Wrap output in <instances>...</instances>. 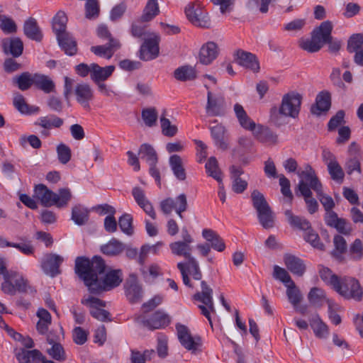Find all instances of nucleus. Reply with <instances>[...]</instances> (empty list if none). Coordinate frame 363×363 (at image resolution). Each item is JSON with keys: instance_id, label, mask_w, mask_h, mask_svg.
<instances>
[{"instance_id": "nucleus-50", "label": "nucleus", "mask_w": 363, "mask_h": 363, "mask_svg": "<svg viewBox=\"0 0 363 363\" xmlns=\"http://www.w3.org/2000/svg\"><path fill=\"white\" fill-rule=\"evenodd\" d=\"M330 100H331L330 94H329V92H327V91L320 92L316 96V100H315L316 109L319 112H316L314 110V108H312V110H311L312 112L313 113L319 114L320 112L328 111L330 107V104H331Z\"/></svg>"}, {"instance_id": "nucleus-29", "label": "nucleus", "mask_w": 363, "mask_h": 363, "mask_svg": "<svg viewBox=\"0 0 363 363\" xmlns=\"http://www.w3.org/2000/svg\"><path fill=\"white\" fill-rule=\"evenodd\" d=\"M284 263L287 269L294 274L302 277L306 271V266L300 258L287 255L284 257Z\"/></svg>"}, {"instance_id": "nucleus-53", "label": "nucleus", "mask_w": 363, "mask_h": 363, "mask_svg": "<svg viewBox=\"0 0 363 363\" xmlns=\"http://www.w3.org/2000/svg\"><path fill=\"white\" fill-rule=\"evenodd\" d=\"M258 220L261 225L265 228H272L274 223V215L270 207L257 212Z\"/></svg>"}, {"instance_id": "nucleus-3", "label": "nucleus", "mask_w": 363, "mask_h": 363, "mask_svg": "<svg viewBox=\"0 0 363 363\" xmlns=\"http://www.w3.org/2000/svg\"><path fill=\"white\" fill-rule=\"evenodd\" d=\"M332 30L333 25L331 22L329 21H323L313 30L311 39L300 40L299 46L308 52H316L322 48L323 40H327Z\"/></svg>"}, {"instance_id": "nucleus-59", "label": "nucleus", "mask_w": 363, "mask_h": 363, "mask_svg": "<svg viewBox=\"0 0 363 363\" xmlns=\"http://www.w3.org/2000/svg\"><path fill=\"white\" fill-rule=\"evenodd\" d=\"M142 118L145 124L148 127H152L156 125L158 114L155 107L146 108L142 110Z\"/></svg>"}, {"instance_id": "nucleus-61", "label": "nucleus", "mask_w": 363, "mask_h": 363, "mask_svg": "<svg viewBox=\"0 0 363 363\" xmlns=\"http://www.w3.org/2000/svg\"><path fill=\"white\" fill-rule=\"evenodd\" d=\"M349 255L354 261H359L363 258V244L360 239H355L350 245Z\"/></svg>"}, {"instance_id": "nucleus-52", "label": "nucleus", "mask_w": 363, "mask_h": 363, "mask_svg": "<svg viewBox=\"0 0 363 363\" xmlns=\"http://www.w3.org/2000/svg\"><path fill=\"white\" fill-rule=\"evenodd\" d=\"M11 274H13L12 279L16 291H18L22 293L30 294H34L35 292V290L29 285L28 280L24 279L21 275L16 273H11Z\"/></svg>"}, {"instance_id": "nucleus-8", "label": "nucleus", "mask_w": 363, "mask_h": 363, "mask_svg": "<svg viewBox=\"0 0 363 363\" xmlns=\"http://www.w3.org/2000/svg\"><path fill=\"white\" fill-rule=\"evenodd\" d=\"M177 268L182 274L183 283L189 287H193L189 274L191 275L195 280H201L202 278L199 262L194 257L190 258L186 262H179Z\"/></svg>"}, {"instance_id": "nucleus-54", "label": "nucleus", "mask_w": 363, "mask_h": 363, "mask_svg": "<svg viewBox=\"0 0 363 363\" xmlns=\"http://www.w3.org/2000/svg\"><path fill=\"white\" fill-rule=\"evenodd\" d=\"M205 168L208 176L213 177L218 183L222 182L221 172L216 157H210L205 165Z\"/></svg>"}, {"instance_id": "nucleus-62", "label": "nucleus", "mask_w": 363, "mask_h": 363, "mask_svg": "<svg viewBox=\"0 0 363 363\" xmlns=\"http://www.w3.org/2000/svg\"><path fill=\"white\" fill-rule=\"evenodd\" d=\"M252 205L257 212L267 208L269 206L264 195L258 190H254L251 194Z\"/></svg>"}, {"instance_id": "nucleus-16", "label": "nucleus", "mask_w": 363, "mask_h": 363, "mask_svg": "<svg viewBox=\"0 0 363 363\" xmlns=\"http://www.w3.org/2000/svg\"><path fill=\"white\" fill-rule=\"evenodd\" d=\"M296 174L301 178L299 182H303L309 186L311 190L313 189L316 194L320 193V188L323 186L322 184L316 176L315 170L310 164H306L304 166V169L301 171H298Z\"/></svg>"}, {"instance_id": "nucleus-43", "label": "nucleus", "mask_w": 363, "mask_h": 363, "mask_svg": "<svg viewBox=\"0 0 363 363\" xmlns=\"http://www.w3.org/2000/svg\"><path fill=\"white\" fill-rule=\"evenodd\" d=\"M57 40L59 45L67 55L72 56L77 53V43L68 33L57 38Z\"/></svg>"}, {"instance_id": "nucleus-56", "label": "nucleus", "mask_w": 363, "mask_h": 363, "mask_svg": "<svg viewBox=\"0 0 363 363\" xmlns=\"http://www.w3.org/2000/svg\"><path fill=\"white\" fill-rule=\"evenodd\" d=\"M13 106L21 113L29 114L38 111V107H31L26 102L24 97L20 94H16L13 97Z\"/></svg>"}, {"instance_id": "nucleus-26", "label": "nucleus", "mask_w": 363, "mask_h": 363, "mask_svg": "<svg viewBox=\"0 0 363 363\" xmlns=\"http://www.w3.org/2000/svg\"><path fill=\"white\" fill-rule=\"evenodd\" d=\"M115 67L113 65L100 67L96 63H91V79L95 83L102 82L106 80L113 72Z\"/></svg>"}, {"instance_id": "nucleus-37", "label": "nucleus", "mask_w": 363, "mask_h": 363, "mask_svg": "<svg viewBox=\"0 0 363 363\" xmlns=\"http://www.w3.org/2000/svg\"><path fill=\"white\" fill-rule=\"evenodd\" d=\"M39 318V320L36 325L38 332L42 335L45 334L49 328L52 322V317L50 313L45 308H39L36 313Z\"/></svg>"}, {"instance_id": "nucleus-23", "label": "nucleus", "mask_w": 363, "mask_h": 363, "mask_svg": "<svg viewBox=\"0 0 363 363\" xmlns=\"http://www.w3.org/2000/svg\"><path fill=\"white\" fill-rule=\"evenodd\" d=\"M218 48L216 43L207 42L200 49L199 62L203 65H210L218 56Z\"/></svg>"}, {"instance_id": "nucleus-31", "label": "nucleus", "mask_w": 363, "mask_h": 363, "mask_svg": "<svg viewBox=\"0 0 363 363\" xmlns=\"http://www.w3.org/2000/svg\"><path fill=\"white\" fill-rule=\"evenodd\" d=\"M203 238L211 242V247L218 252H223L225 249V244L221 237L214 230L208 228L202 231Z\"/></svg>"}, {"instance_id": "nucleus-44", "label": "nucleus", "mask_w": 363, "mask_h": 363, "mask_svg": "<svg viewBox=\"0 0 363 363\" xmlns=\"http://www.w3.org/2000/svg\"><path fill=\"white\" fill-rule=\"evenodd\" d=\"M234 111L235 113L236 117L238 119L240 125L243 128L250 130L253 129V128L255 127V123L249 118L246 111L240 104H235Z\"/></svg>"}, {"instance_id": "nucleus-42", "label": "nucleus", "mask_w": 363, "mask_h": 363, "mask_svg": "<svg viewBox=\"0 0 363 363\" xmlns=\"http://www.w3.org/2000/svg\"><path fill=\"white\" fill-rule=\"evenodd\" d=\"M19 363H35V360H40L43 354L38 350H27L21 349L16 354Z\"/></svg>"}, {"instance_id": "nucleus-58", "label": "nucleus", "mask_w": 363, "mask_h": 363, "mask_svg": "<svg viewBox=\"0 0 363 363\" xmlns=\"http://www.w3.org/2000/svg\"><path fill=\"white\" fill-rule=\"evenodd\" d=\"M286 287V296L292 306H296L300 303L303 296L300 290L296 287L294 282H291V284L287 285Z\"/></svg>"}, {"instance_id": "nucleus-27", "label": "nucleus", "mask_w": 363, "mask_h": 363, "mask_svg": "<svg viewBox=\"0 0 363 363\" xmlns=\"http://www.w3.org/2000/svg\"><path fill=\"white\" fill-rule=\"evenodd\" d=\"M211 134L215 145L221 150H226L228 145L226 141V129L221 124H217L210 128Z\"/></svg>"}, {"instance_id": "nucleus-45", "label": "nucleus", "mask_w": 363, "mask_h": 363, "mask_svg": "<svg viewBox=\"0 0 363 363\" xmlns=\"http://www.w3.org/2000/svg\"><path fill=\"white\" fill-rule=\"evenodd\" d=\"M89 211L82 205H77L72 209V220L78 225L86 224L89 220Z\"/></svg>"}, {"instance_id": "nucleus-21", "label": "nucleus", "mask_w": 363, "mask_h": 363, "mask_svg": "<svg viewBox=\"0 0 363 363\" xmlns=\"http://www.w3.org/2000/svg\"><path fill=\"white\" fill-rule=\"evenodd\" d=\"M1 46L6 55H11L13 57H18L23 51V41L17 37L2 39Z\"/></svg>"}, {"instance_id": "nucleus-38", "label": "nucleus", "mask_w": 363, "mask_h": 363, "mask_svg": "<svg viewBox=\"0 0 363 363\" xmlns=\"http://www.w3.org/2000/svg\"><path fill=\"white\" fill-rule=\"evenodd\" d=\"M310 325L317 337L326 338L328 336V326L323 322L318 314H315V315L310 320Z\"/></svg>"}, {"instance_id": "nucleus-6", "label": "nucleus", "mask_w": 363, "mask_h": 363, "mask_svg": "<svg viewBox=\"0 0 363 363\" xmlns=\"http://www.w3.org/2000/svg\"><path fill=\"white\" fill-rule=\"evenodd\" d=\"M301 100V95L297 92L291 91L284 94L279 108V113L285 116L297 117L300 111Z\"/></svg>"}, {"instance_id": "nucleus-17", "label": "nucleus", "mask_w": 363, "mask_h": 363, "mask_svg": "<svg viewBox=\"0 0 363 363\" xmlns=\"http://www.w3.org/2000/svg\"><path fill=\"white\" fill-rule=\"evenodd\" d=\"M296 174L301 178L299 182H303L309 186L311 190L313 189L316 194L320 193V188L323 186L322 184L316 176L315 170L310 164H306L304 166V169L301 171H298Z\"/></svg>"}, {"instance_id": "nucleus-35", "label": "nucleus", "mask_w": 363, "mask_h": 363, "mask_svg": "<svg viewBox=\"0 0 363 363\" xmlns=\"http://www.w3.org/2000/svg\"><path fill=\"white\" fill-rule=\"evenodd\" d=\"M288 223L293 228H298L301 230L306 231L311 228L310 222L303 217L294 216L291 210H286L284 212Z\"/></svg>"}, {"instance_id": "nucleus-20", "label": "nucleus", "mask_w": 363, "mask_h": 363, "mask_svg": "<svg viewBox=\"0 0 363 363\" xmlns=\"http://www.w3.org/2000/svg\"><path fill=\"white\" fill-rule=\"evenodd\" d=\"M236 62L247 69L252 70L254 72H258L259 70V64L256 56L249 52L239 50L236 52Z\"/></svg>"}, {"instance_id": "nucleus-12", "label": "nucleus", "mask_w": 363, "mask_h": 363, "mask_svg": "<svg viewBox=\"0 0 363 363\" xmlns=\"http://www.w3.org/2000/svg\"><path fill=\"white\" fill-rule=\"evenodd\" d=\"M206 111L210 116H223L225 114V100L221 94L207 92Z\"/></svg>"}, {"instance_id": "nucleus-40", "label": "nucleus", "mask_w": 363, "mask_h": 363, "mask_svg": "<svg viewBox=\"0 0 363 363\" xmlns=\"http://www.w3.org/2000/svg\"><path fill=\"white\" fill-rule=\"evenodd\" d=\"M160 13L157 0H148L140 17L142 22H149Z\"/></svg>"}, {"instance_id": "nucleus-60", "label": "nucleus", "mask_w": 363, "mask_h": 363, "mask_svg": "<svg viewBox=\"0 0 363 363\" xmlns=\"http://www.w3.org/2000/svg\"><path fill=\"white\" fill-rule=\"evenodd\" d=\"M118 225L121 231L125 234L128 235L133 234V216L130 214H123L118 219Z\"/></svg>"}, {"instance_id": "nucleus-51", "label": "nucleus", "mask_w": 363, "mask_h": 363, "mask_svg": "<svg viewBox=\"0 0 363 363\" xmlns=\"http://www.w3.org/2000/svg\"><path fill=\"white\" fill-rule=\"evenodd\" d=\"M319 275L320 279L328 285L335 288L337 286L340 277L333 274L330 269L323 265L319 267Z\"/></svg>"}, {"instance_id": "nucleus-10", "label": "nucleus", "mask_w": 363, "mask_h": 363, "mask_svg": "<svg viewBox=\"0 0 363 363\" xmlns=\"http://www.w3.org/2000/svg\"><path fill=\"white\" fill-rule=\"evenodd\" d=\"M176 329L179 342L185 349L191 351L192 353L200 351L201 339L199 336H192L189 329L184 325H177Z\"/></svg>"}, {"instance_id": "nucleus-14", "label": "nucleus", "mask_w": 363, "mask_h": 363, "mask_svg": "<svg viewBox=\"0 0 363 363\" xmlns=\"http://www.w3.org/2000/svg\"><path fill=\"white\" fill-rule=\"evenodd\" d=\"M125 294L131 303L139 301L143 296V289L135 274H130L124 284Z\"/></svg>"}, {"instance_id": "nucleus-15", "label": "nucleus", "mask_w": 363, "mask_h": 363, "mask_svg": "<svg viewBox=\"0 0 363 363\" xmlns=\"http://www.w3.org/2000/svg\"><path fill=\"white\" fill-rule=\"evenodd\" d=\"M64 261L62 257L55 254H47L41 262V267L45 274L54 277L60 273V266Z\"/></svg>"}, {"instance_id": "nucleus-39", "label": "nucleus", "mask_w": 363, "mask_h": 363, "mask_svg": "<svg viewBox=\"0 0 363 363\" xmlns=\"http://www.w3.org/2000/svg\"><path fill=\"white\" fill-rule=\"evenodd\" d=\"M191 243L183 242V241H177L172 242L169 245L170 250L172 252L178 256H183L187 260L190 259V258H193L191 256Z\"/></svg>"}, {"instance_id": "nucleus-55", "label": "nucleus", "mask_w": 363, "mask_h": 363, "mask_svg": "<svg viewBox=\"0 0 363 363\" xmlns=\"http://www.w3.org/2000/svg\"><path fill=\"white\" fill-rule=\"evenodd\" d=\"M45 129L60 128L63 124V120L55 115L40 117L35 123Z\"/></svg>"}, {"instance_id": "nucleus-48", "label": "nucleus", "mask_w": 363, "mask_h": 363, "mask_svg": "<svg viewBox=\"0 0 363 363\" xmlns=\"http://www.w3.org/2000/svg\"><path fill=\"white\" fill-rule=\"evenodd\" d=\"M163 245L164 243L162 241H159L152 245H143L140 248V254L138 256L139 264L141 265L144 264L148 254H158Z\"/></svg>"}, {"instance_id": "nucleus-33", "label": "nucleus", "mask_w": 363, "mask_h": 363, "mask_svg": "<svg viewBox=\"0 0 363 363\" xmlns=\"http://www.w3.org/2000/svg\"><path fill=\"white\" fill-rule=\"evenodd\" d=\"M67 17L64 11H59L52 18V26L57 38L67 34L66 32Z\"/></svg>"}, {"instance_id": "nucleus-32", "label": "nucleus", "mask_w": 363, "mask_h": 363, "mask_svg": "<svg viewBox=\"0 0 363 363\" xmlns=\"http://www.w3.org/2000/svg\"><path fill=\"white\" fill-rule=\"evenodd\" d=\"M125 245L116 238L111 239L107 243L101 246V251L108 256H117L125 251Z\"/></svg>"}, {"instance_id": "nucleus-13", "label": "nucleus", "mask_w": 363, "mask_h": 363, "mask_svg": "<svg viewBox=\"0 0 363 363\" xmlns=\"http://www.w3.org/2000/svg\"><path fill=\"white\" fill-rule=\"evenodd\" d=\"M139 320L144 326L150 330L165 327L170 321L169 316L160 311H155L150 316L147 315H141Z\"/></svg>"}, {"instance_id": "nucleus-24", "label": "nucleus", "mask_w": 363, "mask_h": 363, "mask_svg": "<svg viewBox=\"0 0 363 363\" xmlns=\"http://www.w3.org/2000/svg\"><path fill=\"white\" fill-rule=\"evenodd\" d=\"M58 339V337H54L51 333L48 335L47 342L51 345V347L47 349L46 352L52 359L57 361H64L66 359V353Z\"/></svg>"}, {"instance_id": "nucleus-5", "label": "nucleus", "mask_w": 363, "mask_h": 363, "mask_svg": "<svg viewBox=\"0 0 363 363\" xmlns=\"http://www.w3.org/2000/svg\"><path fill=\"white\" fill-rule=\"evenodd\" d=\"M201 291L196 292L193 296V299L203 303V305L199 306V308L201 310V314L208 319L210 325H212L211 313L216 312L213 299V289L205 281L201 282Z\"/></svg>"}, {"instance_id": "nucleus-41", "label": "nucleus", "mask_w": 363, "mask_h": 363, "mask_svg": "<svg viewBox=\"0 0 363 363\" xmlns=\"http://www.w3.org/2000/svg\"><path fill=\"white\" fill-rule=\"evenodd\" d=\"M333 243L335 249L331 252V255L336 260L342 262L344 261L343 255L347 250L346 240L342 236L337 235L333 238Z\"/></svg>"}, {"instance_id": "nucleus-25", "label": "nucleus", "mask_w": 363, "mask_h": 363, "mask_svg": "<svg viewBox=\"0 0 363 363\" xmlns=\"http://www.w3.org/2000/svg\"><path fill=\"white\" fill-rule=\"evenodd\" d=\"M324 220L327 225L335 228L339 233H350V230L346 228L345 219L338 218L337 214L333 210L325 211Z\"/></svg>"}, {"instance_id": "nucleus-63", "label": "nucleus", "mask_w": 363, "mask_h": 363, "mask_svg": "<svg viewBox=\"0 0 363 363\" xmlns=\"http://www.w3.org/2000/svg\"><path fill=\"white\" fill-rule=\"evenodd\" d=\"M325 291L318 287H313L311 289L308 295L309 302L314 306H320L321 302L325 298Z\"/></svg>"}, {"instance_id": "nucleus-47", "label": "nucleus", "mask_w": 363, "mask_h": 363, "mask_svg": "<svg viewBox=\"0 0 363 363\" xmlns=\"http://www.w3.org/2000/svg\"><path fill=\"white\" fill-rule=\"evenodd\" d=\"M174 77L176 79L182 82L193 80L196 78V72L194 67L184 65L174 70Z\"/></svg>"}, {"instance_id": "nucleus-30", "label": "nucleus", "mask_w": 363, "mask_h": 363, "mask_svg": "<svg viewBox=\"0 0 363 363\" xmlns=\"http://www.w3.org/2000/svg\"><path fill=\"white\" fill-rule=\"evenodd\" d=\"M298 189L301 194L304 197L308 211L311 214L316 212L318 208V203L315 199L312 198V191L309 186L303 182H299Z\"/></svg>"}, {"instance_id": "nucleus-2", "label": "nucleus", "mask_w": 363, "mask_h": 363, "mask_svg": "<svg viewBox=\"0 0 363 363\" xmlns=\"http://www.w3.org/2000/svg\"><path fill=\"white\" fill-rule=\"evenodd\" d=\"M33 196L45 207L56 206L57 208H63L67 206L70 201L72 193L69 189L63 188L59 189L58 194H56L45 185L39 184L34 188Z\"/></svg>"}, {"instance_id": "nucleus-4", "label": "nucleus", "mask_w": 363, "mask_h": 363, "mask_svg": "<svg viewBox=\"0 0 363 363\" xmlns=\"http://www.w3.org/2000/svg\"><path fill=\"white\" fill-rule=\"evenodd\" d=\"M333 289L346 299L360 301L363 296V290L359 281L351 277L340 278Z\"/></svg>"}, {"instance_id": "nucleus-57", "label": "nucleus", "mask_w": 363, "mask_h": 363, "mask_svg": "<svg viewBox=\"0 0 363 363\" xmlns=\"http://www.w3.org/2000/svg\"><path fill=\"white\" fill-rule=\"evenodd\" d=\"M166 111H164L160 117V125L162 133L164 135L167 137L174 136L178 131L177 125H172L170 121L165 117Z\"/></svg>"}, {"instance_id": "nucleus-28", "label": "nucleus", "mask_w": 363, "mask_h": 363, "mask_svg": "<svg viewBox=\"0 0 363 363\" xmlns=\"http://www.w3.org/2000/svg\"><path fill=\"white\" fill-rule=\"evenodd\" d=\"M23 33L30 39L40 42L43 39L42 32L36 19L33 17L28 18L23 25Z\"/></svg>"}, {"instance_id": "nucleus-22", "label": "nucleus", "mask_w": 363, "mask_h": 363, "mask_svg": "<svg viewBox=\"0 0 363 363\" xmlns=\"http://www.w3.org/2000/svg\"><path fill=\"white\" fill-rule=\"evenodd\" d=\"M120 48L121 43L119 40L116 38H111V42L106 45L92 46L91 51L97 56L109 60Z\"/></svg>"}, {"instance_id": "nucleus-49", "label": "nucleus", "mask_w": 363, "mask_h": 363, "mask_svg": "<svg viewBox=\"0 0 363 363\" xmlns=\"http://www.w3.org/2000/svg\"><path fill=\"white\" fill-rule=\"evenodd\" d=\"M13 82L21 91L28 90L33 85V74L24 72L13 78Z\"/></svg>"}, {"instance_id": "nucleus-19", "label": "nucleus", "mask_w": 363, "mask_h": 363, "mask_svg": "<svg viewBox=\"0 0 363 363\" xmlns=\"http://www.w3.org/2000/svg\"><path fill=\"white\" fill-rule=\"evenodd\" d=\"M249 130L252 131L255 138L262 143L272 145L278 142L277 135L267 127L255 123V127Z\"/></svg>"}, {"instance_id": "nucleus-36", "label": "nucleus", "mask_w": 363, "mask_h": 363, "mask_svg": "<svg viewBox=\"0 0 363 363\" xmlns=\"http://www.w3.org/2000/svg\"><path fill=\"white\" fill-rule=\"evenodd\" d=\"M169 164L176 178L181 181L185 180L186 171L181 157L178 155H172L169 159Z\"/></svg>"}, {"instance_id": "nucleus-46", "label": "nucleus", "mask_w": 363, "mask_h": 363, "mask_svg": "<svg viewBox=\"0 0 363 363\" xmlns=\"http://www.w3.org/2000/svg\"><path fill=\"white\" fill-rule=\"evenodd\" d=\"M141 159L145 160L148 164H157L158 157L154 147L147 143H143L139 148Z\"/></svg>"}, {"instance_id": "nucleus-34", "label": "nucleus", "mask_w": 363, "mask_h": 363, "mask_svg": "<svg viewBox=\"0 0 363 363\" xmlns=\"http://www.w3.org/2000/svg\"><path fill=\"white\" fill-rule=\"evenodd\" d=\"M33 85L46 94L52 92L55 89L54 82L48 77L40 74H33Z\"/></svg>"}, {"instance_id": "nucleus-64", "label": "nucleus", "mask_w": 363, "mask_h": 363, "mask_svg": "<svg viewBox=\"0 0 363 363\" xmlns=\"http://www.w3.org/2000/svg\"><path fill=\"white\" fill-rule=\"evenodd\" d=\"M363 34H353L349 39L347 43V50L349 52H355L363 49Z\"/></svg>"}, {"instance_id": "nucleus-7", "label": "nucleus", "mask_w": 363, "mask_h": 363, "mask_svg": "<svg viewBox=\"0 0 363 363\" xmlns=\"http://www.w3.org/2000/svg\"><path fill=\"white\" fill-rule=\"evenodd\" d=\"M160 37L155 33H149L145 38L144 43L140 49V58L144 61L155 59L159 55V43Z\"/></svg>"}, {"instance_id": "nucleus-18", "label": "nucleus", "mask_w": 363, "mask_h": 363, "mask_svg": "<svg viewBox=\"0 0 363 363\" xmlns=\"http://www.w3.org/2000/svg\"><path fill=\"white\" fill-rule=\"evenodd\" d=\"M73 94L76 101L84 108H89V103L94 99V90L91 86L84 82L78 83L74 86Z\"/></svg>"}, {"instance_id": "nucleus-1", "label": "nucleus", "mask_w": 363, "mask_h": 363, "mask_svg": "<svg viewBox=\"0 0 363 363\" xmlns=\"http://www.w3.org/2000/svg\"><path fill=\"white\" fill-rule=\"evenodd\" d=\"M74 272L82 279L91 294H99L118 286L123 281L121 269H109L100 256L91 259L82 256L75 259Z\"/></svg>"}, {"instance_id": "nucleus-9", "label": "nucleus", "mask_w": 363, "mask_h": 363, "mask_svg": "<svg viewBox=\"0 0 363 363\" xmlns=\"http://www.w3.org/2000/svg\"><path fill=\"white\" fill-rule=\"evenodd\" d=\"M185 13L189 21L194 26L206 28L211 27L210 18L199 4H189L185 9Z\"/></svg>"}, {"instance_id": "nucleus-11", "label": "nucleus", "mask_w": 363, "mask_h": 363, "mask_svg": "<svg viewBox=\"0 0 363 363\" xmlns=\"http://www.w3.org/2000/svg\"><path fill=\"white\" fill-rule=\"evenodd\" d=\"M81 303L91 308L90 313L94 318L102 322L111 321L109 312L101 308L106 306L105 302L102 300L96 297L89 296L88 298H82Z\"/></svg>"}]
</instances>
